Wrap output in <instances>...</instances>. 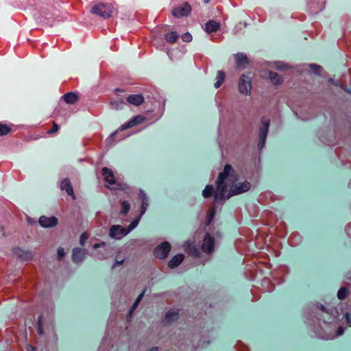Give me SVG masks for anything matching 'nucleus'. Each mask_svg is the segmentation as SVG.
<instances>
[{"label":"nucleus","mask_w":351,"mask_h":351,"mask_svg":"<svg viewBox=\"0 0 351 351\" xmlns=\"http://www.w3.org/2000/svg\"><path fill=\"white\" fill-rule=\"evenodd\" d=\"M171 249L169 243L163 241L154 249V255L156 258L164 260L167 258Z\"/></svg>","instance_id":"obj_3"},{"label":"nucleus","mask_w":351,"mask_h":351,"mask_svg":"<svg viewBox=\"0 0 351 351\" xmlns=\"http://www.w3.org/2000/svg\"><path fill=\"white\" fill-rule=\"evenodd\" d=\"M101 245H104V243H101ZM100 245H101V244H100V243H95V244L93 245V248L97 249V248L99 247V246H100Z\"/></svg>","instance_id":"obj_43"},{"label":"nucleus","mask_w":351,"mask_h":351,"mask_svg":"<svg viewBox=\"0 0 351 351\" xmlns=\"http://www.w3.org/2000/svg\"><path fill=\"white\" fill-rule=\"evenodd\" d=\"M11 132V128L6 124L0 123V136L6 135Z\"/></svg>","instance_id":"obj_27"},{"label":"nucleus","mask_w":351,"mask_h":351,"mask_svg":"<svg viewBox=\"0 0 351 351\" xmlns=\"http://www.w3.org/2000/svg\"><path fill=\"white\" fill-rule=\"evenodd\" d=\"M28 350H29V351H36V348L35 347H34V346H29Z\"/></svg>","instance_id":"obj_42"},{"label":"nucleus","mask_w":351,"mask_h":351,"mask_svg":"<svg viewBox=\"0 0 351 351\" xmlns=\"http://www.w3.org/2000/svg\"><path fill=\"white\" fill-rule=\"evenodd\" d=\"M145 291H146V289H145L141 294L138 295V296L137 297V298L135 300L136 303L139 304V302H141V300L143 298V295H144V294L145 293Z\"/></svg>","instance_id":"obj_39"},{"label":"nucleus","mask_w":351,"mask_h":351,"mask_svg":"<svg viewBox=\"0 0 351 351\" xmlns=\"http://www.w3.org/2000/svg\"><path fill=\"white\" fill-rule=\"evenodd\" d=\"M329 82H332V79H330V80H329Z\"/></svg>","instance_id":"obj_51"},{"label":"nucleus","mask_w":351,"mask_h":351,"mask_svg":"<svg viewBox=\"0 0 351 351\" xmlns=\"http://www.w3.org/2000/svg\"><path fill=\"white\" fill-rule=\"evenodd\" d=\"M140 221V217L134 219L126 228L128 233L130 232L132 230H134Z\"/></svg>","instance_id":"obj_28"},{"label":"nucleus","mask_w":351,"mask_h":351,"mask_svg":"<svg viewBox=\"0 0 351 351\" xmlns=\"http://www.w3.org/2000/svg\"><path fill=\"white\" fill-rule=\"evenodd\" d=\"M185 251L191 256L198 257L199 256V249L195 243L186 241L184 244Z\"/></svg>","instance_id":"obj_15"},{"label":"nucleus","mask_w":351,"mask_h":351,"mask_svg":"<svg viewBox=\"0 0 351 351\" xmlns=\"http://www.w3.org/2000/svg\"><path fill=\"white\" fill-rule=\"evenodd\" d=\"M86 254V250L80 247H75L73 250L72 253L73 261L75 263L81 262L85 258Z\"/></svg>","instance_id":"obj_12"},{"label":"nucleus","mask_w":351,"mask_h":351,"mask_svg":"<svg viewBox=\"0 0 351 351\" xmlns=\"http://www.w3.org/2000/svg\"><path fill=\"white\" fill-rule=\"evenodd\" d=\"M233 173L234 171L231 165H226L224 167L223 171L219 173L216 180V191H215L213 185H206L202 191L204 197L208 198L213 195L214 203L217 204L226 198L228 199L233 195L247 191L250 189V183L245 181L239 184H233L230 187L228 195L225 196L228 188L226 181L234 182L237 180L236 176Z\"/></svg>","instance_id":"obj_1"},{"label":"nucleus","mask_w":351,"mask_h":351,"mask_svg":"<svg viewBox=\"0 0 351 351\" xmlns=\"http://www.w3.org/2000/svg\"><path fill=\"white\" fill-rule=\"evenodd\" d=\"M269 124V120L263 121L262 126L259 129V141L258 143L259 150H261L265 145Z\"/></svg>","instance_id":"obj_5"},{"label":"nucleus","mask_w":351,"mask_h":351,"mask_svg":"<svg viewBox=\"0 0 351 351\" xmlns=\"http://www.w3.org/2000/svg\"><path fill=\"white\" fill-rule=\"evenodd\" d=\"M347 319L349 321L350 319V315L348 313L346 314Z\"/></svg>","instance_id":"obj_49"},{"label":"nucleus","mask_w":351,"mask_h":351,"mask_svg":"<svg viewBox=\"0 0 351 351\" xmlns=\"http://www.w3.org/2000/svg\"><path fill=\"white\" fill-rule=\"evenodd\" d=\"M214 243V239L209 233H206L202 245V251L208 254L210 253L213 250Z\"/></svg>","instance_id":"obj_8"},{"label":"nucleus","mask_w":351,"mask_h":351,"mask_svg":"<svg viewBox=\"0 0 351 351\" xmlns=\"http://www.w3.org/2000/svg\"><path fill=\"white\" fill-rule=\"evenodd\" d=\"M115 90H116L117 92H122V90H121V89H119V88H117Z\"/></svg>","instance_id":"obj_50"},{"label":"nucleus","mask_w":351,"mask_h":351,"mask_svg":"<svg viewBox=\"0 0 351 351\" xmlns=\"http://www.w3.org/2000/svg\"><path fill=\"white\" fill-rule=\"evenodd\" d=\"M222 84L221 82H219L218 80L215 83L214 86L216 88H218L220 87V86Z\"/></svg>","instance_id":"obj_41"},{"label":"nucleus","mask_w":351,"mask_h":351,"mask_svg":"<svg viewBox=\"0 0 351 351\" xmlns=\"http://www.w3.org/2000/svg\"><path fill=\"white\" fill-rule=\"evenodd\" d=\"M141 195L143 197L142 204L141 208V215H142L146 211L147 207L148 206V199L143 191H141Z\"/></svg>","instance_id":"obj_25"},{"label":"nucleus","mask_w":351,"mask_h":351,"mask_svg":"<svg viewBox=\"0 0 351 351\" xmlns=\"http://www.w3.org/2000/svg\"><path fill=\"white\" fill-rule=\"evenodd\" d=\"M251 79L245 75H242L239 80V90L241 94L248 95L251 93Z\"/></svg>","instance_id":"obj_4"},{"label":"nucleus","mask_w":351,"mask_h":351,"mask_svg":"<svg viewBox=\"0 0 351 351\" xmlns=\"http://www.w3.org/2000/svg\"><path fill=\"white\" fill-rule=\"evenodd\" d=\"M125 102L122 99L114 100L110 102L111 108L115 110L122 109Z\"/></svg>","instance_id":"obj_24"},{"label":"nucleus","mask_w":351,"mask_h":351,"mask_svg":"<svg viewBox=\"0 0 351 351\" xmlns=\"http://www.w3.org/2000/svg\"><path fill=\"white\" fill-rule=\"evenodd\" d=\"M138 303H136V302H134V303L133 304V305L132 306V307L130 308L129 310V315H128V317H130L131 315L133 313V312L135 311V309L136 308V307L138 306Z\"/></svg>","instance_id":"obj_38"},{"label":"nucleus","mask_w":351,"mask_h":351,"mask_svg":"<svg viewBox=\"0 0 351 351\" xmlns=\"http://www.w3.org/2000/svg\"><path fill=\"white\" fill-rule=\"evenodd\" d=\"M344 332V329L343 327H339L338 329H337V335H341Z\"/></svg>","instance_id":"obj_40"},{"label":"nucleus","mask_w":351,"mask_h":351,"mask_svg":"<svg viewBox=\"0 0 351 351\" xmlns=\"http://www.w3.org/2000/svg\"><path fill=\"white\" fill-rule=\"evenodd\" d=\"M65 255V252L63 248L59 247L58 249V258L61 260Z\"/></svg>","instance_id":"obj_37"},{"label":"nucleus","mask_w":351,"mask_h":351,"mask_svg":"<svg viewBox=\"0 0 351 351\" xmlns=\"http://www.w3.org/2000/svg\"><path fill=\"white\" fill-rule=\"evenodd\" d=\"M101 174L104 178V180L109 184H114L116 180L113 171L108 167H103L101 169Z\"/></svg>","instance_id":"obj_14"},{"label":"nucleus","mask_w":351,"mask_h":351,"mask_svg":"<svg viewBox=\"0 0 351 351\" xmlns=\"http://www.w3.org/2000/svg\"><path fill=\"white\" fill-rule=\"evenodd\" d=\"M42 319H43V315H39L38 319V332L40 336L43 335V334H44Z\"/></svg>","instance_id":"obj_30"},{"label":"nucleus","mask_w":351,"mask_h":351,"mask_svg":"<svg viewBox=\"0 0 351 351\" xmlns=\"http://www.w3.org/2000/svg\"><path fill=\"white\" fill-rule=\"evenodd\" d=\"M88 239V236L86 233H82L80 238V243L82 245H84Z\"/></svg>","instance_id":"obj_36"},{"label":"nucleus","mask_w":351,"mask_h":351,"mask_svg":"<svg viewBox=\"0 0 351 351\" xmlns=\"http://www.w3.org/2000/svg\"><path fill=\"white\" fill-rule=\"evenodd\" d=\"M59 128H60L59 125L56 123L53 122V128L51 130H48L47 133L51 134L57 132L58 131Z\"/></svg>","instance_id":"obj_34"},{"label":"nucleus","mask_w":351,"mask_h":351,"mask_svg":"<svg viewBox=\"0 0 351 351\" xmlns=\"http://www.w3.org/2000/svg\"><path fill=\"white\" fill-rule=\"evenodd\" d=\"M38 223L42 227L52 228L58 224V219L53 216L47 217L43 215L39 218Z\"/></svg>","instance_id":"obj_9"},{"label":"nucleus","mask_w":351,"mask_h":351,"mask_svg":"<svg viewBox=\"0 0 351 351\" xmlns=\"http://www.w3.org/2000/svg\"><path fill=\"white\" fill-rule=\"evenodd\" d=\"M178 38V35L175 32L167 33L165 35V39L167 42L171 44L175 43Z\"/></svg>","instance_id":"obj_23"},{"label":"nucleus","mask_w":351,"mask_h":351,"mask_svg":"<svg viewBox=\"0 0 351 351\" xmlns=\"http://www.w3.org/2000/svg\"><path fill=\"white\" fill-rule=\"evenodd\" d=\"M269 77L270 78L271 82L274 85H278L282 82L280 76L277 73L270 71L269 73Z\"/></svg>","instance_id":"obj_22"},{"label":"nucleus","mask_w":351,"mask_h":351,"mask_svg":"<svg viewBox=\"0 0 351 351\" xmlns=\"http://www.w3.org/2000/svg\"><path fill=\"white\" fill-rule=\"evenodd\" d=\"M145 120L144 117L142 115H137L134 117L131 120H130L127 123L122 125L119 130L121 131L131 128L135 125L141 124Z\"/></svg>","instance_id":"obj_11"},{"label":"nucleus","mask_w":351,"mask_h":351,"mask_svg":"<svg viewBox=\"0 0 351 351\" xmlns=\"http://www.w3.org/2000/svg\"><path fill=\"white\" fill-rule=\"evenodd\" d=\"M13 253L17 256V258L21 261H30L32 260L33 255L32 253L29 250H25L20 247L14 248Z\"/></svg>","instance_id":"obj_10"},{"label":"nucleus","mask_w":351,"mask_h":351,"mask_svg":"<svg viewBox=\"0 0 351 351\" xmlns=\"http://www.w3.org/2000/svg\"><path fill=\"white\" fill-rule=\"evenodd\" d=\"M311 69L315 73V74H319V71L321 70V66L317 64H311L309 65Z\"/></svg>","instance_id":"obj_33"},{"label":"nucleus","mask_w":351,"mask_h":351,"mask_svg":"<svg viewBox=\"0 0 351 351\" xmlns=\"http://www.w3.org/2000/svg\"><path fill=\"white\" fill-rule=\"evenodd\" d=\"M60 189L66 191L69 196L72 197L73 199H75L73 189L69 178H64L61 181Z\"/></svg>","instance_id":"obj_13"},{"label":"nucleus","mask_w":351,"mask_h":351,"mask_svg":"<svg viewBox=\"0 0 351 351\" xmlns=\"http://www.w3.org/2000/svg\"><path fill=\"white\" fill-rule=\"evenodd\" d=\"M210 0H204V3H208Z\"/></svg>","instance_id":"obj_48"},{"label":"nucleus","mask_w":351,"mask_h":351,"mask_svg":"<svg viewBox=\"0 0 351 351\" xmlns=\"http://www.w3.org/2000/svg\"><path fill=\"white\" fill-rule=\"evenodd\" d=\"M220 28V25L218 22L210 20L206 23L205 29L208 33L215 32Z\"/></svg>","instance_id":"obj_18"},{"label":"nucleus","mask_w":351,"mask_h":351,"mask_svg":"<svg viewBox=\"0 0 351 351\" xmlns=\"http://www.w3.org/2000/svg\"><path fill=\"white\" fill-rule=\"evenodd\" d=\"M236 63L238 66H241L248 63V59L246 55L243 53H238L235 56Z\"/></svg>","instance_id":"obj_20"},{"label":"nucleus","mask_w":351,"mask_h":351,"mask_svg":"<svg viewBox=\"0 0 351 351\" xmlns=\"http://www.w3.org/2000/svg\"><path fill=\"white\" fill-rule=\"evenodd\" d=\"M182 40L184 42H190L192 40V36L190 33L186 32L182 35Z\"/></svg>","instance_id":"obj_32"},{"label":"nucleus","mask_w":351,"mask_h":351,"mask_svg":"<svg viewBox=\"0 0 351 351\" xmlns=\"http://www.w3.org/2000/svg\"><path fill=\"white\" fill-rule=\"evenodd\" d=\"M179 318V313L176 311H168L166 313L163 322L169 324Z\"/></svg>","instance_id":"obj_19"},{"label":"nucleus","mask_w":351,"mask_h":351,"mask_svg":"<svg viewBox=\"0 0 351 351\" xmlns=\"http://www.w3.org/2000/svg\"><path fill=\"white\" fill-rule=\"evenodd\" d=\"M215 214V208L213 207L209 211L208 224H209L211 222V221L213 220V219L214 217Z\"/></svg>","instance_id":"obj_35"},{"label":"nucleus","mask_w":351,"mask_h":351,"mask_svg":"<svg viewBox=\"0 0 351 351\" xmlns=\"http://www.w3.org/2000/svg\"><path fill=\"white\" fill-rule=\"evenodd\" d=\"M191 12V5L187 2H185L181 6L175 8L172 10V14L176 18H181L188 16Z\"/></svg>","instance_id":"obj_6"},{"label":"nucleus","mask_w":351,"mask_h":351,"mask_svg":"<svg viewBox=\"0 0 351 351\" xmlns=\"http://www.w3.org/2000/svg\"><path fill=\"white\" fill-rule=\"evenodd\" d=\"M128 234L126 228H124L121 225H113L109 230V235L112 239H119L121 237L125 236Z\"/></svg>","instance_id":"obj_7"},{"label":"nucleus","mask_w":351,"mask_h":351,"mask_svg":"<svg viewBox=\"0 0 351 351\" xmlns=\"http://www.w3.org/2000/svg\"><path fill=\"white\" fill-rule=\"evenodd\" d=\"M113 10L114 7L111 3H101L93 6L91 8L90 12L107 19L111 17Z\"/></svg>","instance_id":"obj_2"},{"label":"nucleus","mask_w":351,"mask_h":351,"mask_svg":"<svg viewBox=\"0 0 351 351\" xmlns=\"http://www.w3.org/2000/svg\"><path fill=\"white\" fill-rule=\"evenodd\" d=\"M148 351H158V347H153L151 349H149Z\"/></svg>","instance_id":"obj_44"},{"label":"nucleus","mask_w":351,"mask_h":351,"mask_svg":"<svg viewBox=\"0 0 351 351\" xmlns=\"http://www.w3.org/2000/svg\"><path fill=\"white\" fill-rule=\"evenodd\" d=\"M128 103L138 106L144 102V97L141 94L130 95L126 98Z\"/></svg>","instance_id":"obj_16"},{"label":"nucleus","mask_w":351,"mask_h":351,"mask_svg":"<svg viewBox=\"0 0 351 351\" xmlns=\"http://www.w3.org/2000/svg\"><path fill=\"white\" fill-rule=\"evenodd\" d=\"M348 293H349V291L347 288L341 287L338 291L337 297L341 300H345L346 298L347 297Z\"/></svg>","instance_id":"obj_26"},{"label":"nucleus","mask_w":351,"mask_h":351,"mask_svg":"<svg viewBox=\"0 0 351 351\" xmlns=\"http://www.w3.org/2000/svg\"><path fill=\"white\" fill-rule=\"evenodd\" d=\"M121 208H122V209H121V213L123 215H126V214H128V213L130 210V205L128 202L123 201L121 203Z\"/></svg>","instance_id":"obj_29"},{"label":"nucleus","mask_w":351,"mask_h":351,"mask_svg":"<svg viewBox=\"0 0 351 351\" xmlns=\"http://www.w3.org/2000/svg\"><path fill=\"white\" fill-rule=\"evenodd\" d=\"M64 100L66 103L73 104L77 101V95L72 92L67 93L63 95Z\"/></svg>","instance_id":"obj_21"},{"label":"nucleus","mask_w":351,"mask_h":351,"mask_svg":"<svg viewBox=\"0 0 351 351\" xmlns=\"http://www.w3.org/2000/svg\"><path fill=\"white\" fill-rule=\"evenodd\" d=\"M117 134V132H114L113 133H112V134L110 135L111 137H114Z\"/></svg>","instance_id":"obj_46"},{"label":"nucleus","mask_w":351,"mask_h":351,"mask_svg":"<svg viewBox=\"0 0 351 351\" xmlns=\"http://www.w3.org/2000/svg\"><path fill=\"white\" fill-rule=\"evenodd\" d=\"M225 73L223 71H219L217 72V81L218 80L219 82H221L223 84V82H224V80H225Z\"/></svg>","instance_id":"obj_31"},{"label":"nucleus","mask_w":351,"mask_h":351,"mask_svg":"<svg viewBox=\"0 0 351 351\" xmlns=\"http://www.w3.org/2000/svg\"><path fill=\"white\" fill-rule=\"evenodd\" d=\"M184 258V256L182 254H178L175 255L169 261L168 266L171 269H174L180 265Z\"/></svg>","instance_id":"obj_17"},{"label":"nucleus","mask_w":351,"mask_h":351,"mask_svg":"<svg viewBox=\"0 0 351 351\" xmlns=\"http://www.w3.org/2000/svg\"><path fill=\"white\" fill-rule=\"evenodd\" d=\"M123 260H121L120 261H116V265H121L123 263Z\"/></svg>","instance_id":"obj_45"},{"label":"nucleus","mask_w":351,"mask_h":351,"mask_svg":"<svg viewBox=\"0 0 351 351\" xmlns=\"http://www.w3.org/2000/svg\"><path fill=\"white\" fill-rule=\"evenodd\" d=\"M320 308L322 311H325V307L323 305H321Z\"/></svg>","instance_id":"obj_47"}]
</instances>
